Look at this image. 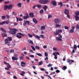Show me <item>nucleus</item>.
Instances as JSON below:
<instances>
[{"label":"nucleus","instance_id":"393cba45","mask_svg":"<svg viewBox=\"0 0 79 79\" xmlns=\"http://www.w3.org/2000/svg\"><path fill=\"white\" fill-rule=\"evenodd\" d=\"M24 74H25V72L23 71H22L20 75L22 76H24Z\"/></svg>","mask_w":79,"mask_h":79},{"label":"nucleus","instance_id":"e2e57ef3","mask_svg":"<svg viewBox=\"0 0 79 79\" xmlns=\"http://www.w3.org/2000/svg\"><path fill=\"white\" fill-rule=\"evenodd\" d=\"M46 76H48V77L50 78V79L49 78H48V79H52V78L50 76L48 75H46Z\"/></svg>","mask_w":79,"mask_h":79},{"label":"nucleus","instance_id":"c9c22d12","mask_svg":"<svg viewBox=\"0 0 79 79\" xmlns=\"http://www.w3.org/2000/svg\"><path fill=\"white\" fill-rule=\"evenodd\" d=\"M59 5H60V6H63V3L61 2H60L58 3Z\"/></svg>","mask_w":79,"mask_h":79},{"label":"nucleus","instance_id":"3c124183","mask_svg":"<svg viewBox=\"0 0 79 79\" xmlns=\"http://www.w3.org/2000/svg\"><path fill=\"white\" fill-rule=\"evenodd\" d=\"M42 62H41V61L40 62H39V63H38V65L39 66H40V65H42Z\"/></svg>","mask_w":79,"mask_h":79},{"label":"nucleus","instance_id":"7c9ffc66","mask_svg":"<svg viewBox=\"0 0 79 79\" xmlns=\"http://www.w3.org/2000/svg\"><path fill=\"white\" fill-rule=\"evenodd\" d=\"M36 55H38V56H42V54L40 53H36Z\"/></svg>","mask_w":79,"mask_h":79},{"label":"nucleus","instance_id":"412c9836","mask_svg":"<svg viewBox=\"0 0 79 79\" xmlns=\"http://www.w3.org/2000/svg\"><path fill=\"white\" fill-rule=\"evenodd\" d=\"M75 18L76 20L77 21H79V16H75Z\"/></svg>","mask_w":79,"mask_h":79},{"label":"nucleus","instance_id":"4468645a","mask_svg":"<svg viewBox=\"0 0 79 79\" xmlns=\"http://www.w3.org/2000/svg\"><path fill=\"white\" fill-rule=\"evenodd\" d=\"M29 15L30 18H33L34 16V13L32 12H31L30 14H29Z\"/></svg>","mask_w":79,"mask_h":79},{"label":"nucleus","instance_id":"a18cd8bd","mask_svg":"<svg viewBox=\"0 0 79 79\" xmlns=\"http://www.w3.org/2000/svg\"><path fill=\"white\" fill-rule=\"evenodd\" d=\"M64 29H67V30H68L69 29V27L65 26H64Z\"/></svg>","mask_w":79,"mask_h":79},{"label":"nucleus","instance_id":"2eb2a0df","mask_svg":"<svg viewBox=\"0 0 79 79\" xmlns=\"http://www.w3.org/2000/svg\"><path fill=\"white\" fill-rule=\"evenodd\" d=\"M56 32H54V34L55 35H57L59 34V32L58 30H56Z\"/></svg>","mask_w":79,"mask_h":79},{"label":"nucleus","instance_id":"9d476101","mask_svg":"<svg viewBox=\"0 0 79 79\" xmlns=\"http://www.w3.org/2000/svg\"><path fill=\"white\" fill-rule=\"evenodd\" d=\"M69 10L67 9H65L64 13L65 15H69Z\"/></svg>","mask_w":79,"mask_h":79},{"label":"nucleus","instance_id":"4be33fe9","mask_svg":"<svg viewBox=\"0 0 79 79\" xmlns=\"http://www.w3.org/2000/svg\"><path fill=\"white\" fill-rule=\"evenodd\" d=\"M8 6L6 5H5L4 7V10H6L7 9H8Z\"/></svg>","mask_w":79,"mask_h":79},{"label":"nucleus","instance_id":"c756f323","mask_svg":"<svg viewBox=\"0 0 79 79\" xmlns=\"http://www.w3.org/2000/svg\"><path fill=\"white\" fill-rule=\"evenodd\" d=\"M16 37H17V38H18L19 39H21V38L22 37V36H21V35L19 36L18 35H17V34Z\"/></svg>","mask_w":79,"mask_h":79},{"label":"nucleus","instance_id":"6e6552de","mask_svg":"<svg viewBox=\"0 0 79 79\" xmlns=\"http://www.w3.org/2000/svg\"><path fill=\"white\" fill-rule=\"evenodd\" d=\"M26 63L24 61H22L21 62V65L22 67H25L26 66Z\"/></svg>","mask_w":79,"mask_h":79},{"label":"nucleus","instance_id":"4d7b16f0","mask_svg":"<svg viewBox=\"0 0 79 79\" xmlns=\"http://www.w3.org/2000/svg\"><path fill=\"white\" fill-rule=\"evenodd\" d=\"M44 55L46 56H48V54L46 52H45L44 53Z\"/></svg>","mask_w":79,"mask_h":79},{"label":"nucleus","instance_id":"2f4dec72","mask_svg":"<svg viewBox=\"0 0 79 79\" xmlns=\"http://www.w3.org/2000/svg\"><path fill=\"white\" fill-rule=\"evenodd\" d=\"M66 69H67L66 66H64L62 68V69H63V70H65Z\"/></svg>","mask_w":79,"mask_h":79},{"label":"nucleus","instance_id":"58836bf2","mask_svg":"<svg viewBox=\"0 0 79 79\" xmlns=\"http://www.w3.org/2000/svg\"><path fill=\"white\" fill-rule=\"evenodd\" d=\"M40 38H41L42 39H44V36L43 35H40Z\"/></svg>","mask_w":79,"mask_h":79},{"label":"nucleus","instance_id":"f704fd0d","mask_svg":"<svg viewBox=\"0 0 79 79\" xmlns=\"http://www.w3.org/2000/svg\"><path fill=\"white\" fill-rule=\"evenodd\" d=\"M1 30L2 31V32H6V31L5 30V29L3 28H1Z\"/></svg>","mask_w":79,"mask_h":79},{"label":"nucleus","instance_id":"49530a36","mask_svg":"<svg viewBox=\"0 0 79 79\" xmlns=\"http://www.w3.org/2000/svg\"><path fill=\"white\" fill-rule=\"evenodd\" d=\"M16 45V43L15 42H13L12 45V47H15V46Z\"/></svg>","mask_w":79,"mask_h":79},{"label":"nucleus","instance_id":"bf43d9fd","mask_svg":"<svg viewBox=\"0 0 79 79\" xmlns=\"http://www.w3.org/2000/svg\"><path fill=\"white\" fill-rule=\"evenodd\" d=\"M67 15V18H69V19H70V18H71V17H70V15H69V14Z\"/></svg>","mask_w":79,"mask_h":79},{"label":"nucleus","instance_id":"864d4df0","mask_svg":"<svg viewBox=\"0 0 79 79\" xmlns=\"http://www.w3.org/2000/svg\"><path fill=\"white\" fill-rule=\"evenodd\" d=\"M56 53L55 52H54L53 53V55H54L55 56H57V54H56Z\"/></svg>","mask_w":79,"mask_h":79},{"label":"nucleus","instance_id":"ddd939ff","mask_svg":"<svg viewBox=\"0 0 79 79\" xmlns=\"http://www.w3.org/2000/svg\"><path fill=\"white\" fill-rule=\"evenodd\" d=\"M43 9L44 10V11L46 12V10H47V8H48V6H47L46 5H44L43 7Z\"/></svg>","mask_w":79,"mask_h":79},{"label":"nucleus","instance_id":"c85d7f7f","mask_svg":"<svg viewBox=\"0 0 79 79\" xmlns=\"http://www.w3.org/2000/svg\"><path fill=\"white\" fill-rule=\"evenodd\" d=\"M61 26V25H59V24H56L55 25V26H56V27H60V26Z\"/></svg>","mask_w":79,"mask_h":79},{"label":"nucleus","instance_id":"8fccbe9b","mask_svg":"<svg viewBox=\"0 0 79 79\" xmlns=\"http://www.w3.org/2000/svg\"><path fill=\"white\" fill-rule=\"evenodd\" d=\"M40 13H44V10L43 9L41 10L40 11Z\"/></svg>","mask_w":79,"mask_h":79},{"label":"nucleus","instance_id":"f8f14e48","mask_svg":"<svg viewBox=\"0 0 79 79\" xmlns=\"http://www.w3.org/2000/svg\"><path fill=\"white\" fill-rule=\"evenodd\" d=\"M3 37H7V34L6 33V32L2 33L1 34Z\"/></svg>","mask_w":79,"mask_h":79},{"label":"nucleus","instance_id":"39448f33","mask_svg":"<svg viewBox=\"0 0 79 79\" xmlns=\"http://www.w3.org/2000/svg\"><path fill=\"white\" fill-rule=\"evenodd\" d=\"M5 44H7L8 46L10 45V42L8 41V40L7 38H6L5 40Z\"/></svg>","mask_w":79,"mask_h":79},{"label":"nucleus","instance_id":"f03ea898","mask_svg":"<svg viewBox=\"0 0 79 79\" xmlns=\"http://www.w3.org/2000/svg\"><path fill=\"white\" fill-rule=\"evenodd\" d=\"M39 2L40 4L45 5L49 2V1L48 0H39Z\"/></svg>","mask_w":79,"mask_h":79},{"label":"nucleus","instance_id":"37998d69","mask_svg":"<svg viewBox=\"0 0 79 79\" xmlns=\"http://www.w3.org/2000/svg\"><path fill=\"white\" fill-rule=\"evenodd\" d=\"M19 35L20 36L21 35H23L24 36V35L22 34L21 33H18V34H17V35Z\"/></svg>","mask_w":79,"mask_h":79},{"label":"nucleus","instance_id":"f257e3e1","mask_svg":"<svg viewBox=\"0 0 79 79\" xmlns=\"http://www.w3.org/2000/svg\"><path fill=\"white\" fill-rule=\"evenodd\" d=\"M9 29L10 31H9V33L12 34V35H15L16 34V32L17 31V30L15 28H11L10 27H9Z\"/></svg>","mask_w":79,"mask_h":79},{"label":"nucleus","instance_id":"a211bd4d","mask_svg":"<svg viewBox=\"0 0 79 79\" xmlns=\"http://www.w3.org/2000/svg\"><path fill=\"white\" fill-rule=\"evenodd\" d=\"M33 21L35 23V24H37V21L36 19L35 18H33Z\"/></svg>","mask_w":79,"mask_h":79},{"label":"nucleus","instance_id":"774afa93","mask_svg":"<svg viewBox=\"0 0 79 79\" xmlns=\"http://www.w3.org/2000/svg\"><path fill=\"white\" fill-rule=\"evenodd\" d=\"M43 48H47V46H46V45H44L43 46Z\"/></svg>","mask_w":79,"mask_h":79},{"label":"nucleus","instance_id":"bb28decb","mask_svg":"<svg viewBox=\"0 0 79 79\" xmlns=\"http://www.w3.org/2000/svg\"><path fill=\"white\" fill-rule=\"evenodd\" d=\"M36 7H37L38 8H40L42 7V6H41V5H36Z\"/></svg>","mask_w":79,"mask_h":79},{"label":"nucleus","instance_id":"f3484780","mask_svg":"<svg viewBox=\"0 0 79 79\" xmlns=\"http://www.w3.org/2000/svg\"><path fill=\"white\" fill-rule=\"evenodd\" d=\"M8 6V10H11L12 8H13V6L11 5H10L9 6Z\"/></svg>","mask_w":79,"mask_h":79},{"label":"nucleus","instance_id":"6ab92c4d","mask_svg":"<svg viewBox=\"0 0 79 79\" xmlns=\"http://www.w3.org/2000/svg\"><path fill=\"white\" fill-rule=\"evenodd\" d=\"M56 39L58 41H61L62 40V39L60 38L59 37H57L56 38Z\"/></svg>","mask_w":79,"mask_h":79},{"label":"nucleus","instance_id":"473e14b6","mask_svg":"<svg viewBox=\"0 0 79 79\" xmlns=\"http://www.w3.org/2000/svg\"><path fill=\"white\" fill-rule=\"evenodd\" d=\"M35 48H36V49H37V50H39V49H40V47L37 46H36L35 47Z\"/></svg>","mask_w":79,"mask_h":79},{"label":"nucleus","instance_id":"ea45409f","mask_svg":"<svg viewBox=\"0 0 79 79\" xmlns=\"http://www.w3.org/2000/svg\"><path fill=\"white\" fill-rule=\"evenodd\" d=\"M7 67L8 68H9V69H10V68L11 66L9 65L10 64H9V63H8L7 64Z\"/></svg>","mask_w":79,"mask_h":79},{"label":"nucleus","instance_id":"09e8293b","mask_svg":"<svg viewBox=\"0 0 79 79\" xmlns=\"http://www.w3.org/2000/svg\"><path fill=\"white\" fill-rule=\"evenodd\" d=\"M45 28V26H42L41 27V29H44Z\"/></svg>","mask_w":79,"mask_h":79},{"label":"nucleus","instance_id":"6e6d98bb","mask_svg":"<svg viewBox=\"0 0 79 79\" xmlns=\"http://www.w3.org/2000/svg\"><path fill=\"white\" fill-rule=\"evenodd\" d=\"M29 56L31 58H34V55H30Z\"/></svg>","mask_w":79,"mask_h":79},{"label":"nucleus","instance_id":"72a5a7b5","mask_svg":"<svg viewBox=\"0 0 79 79\" xmlns=\"http://www.w3.org/2000/svg\"><path fill=\"white\" fill-rule=\"evenodd\" d=\"M14 52H15V50L14 49L11 50L10 51V53H14Z\"/></svg>","mask_w":79,"mask_h":79},{"label":"nucleus","instance_id":"423d86ee","mask_svg":"<svg viewBox=\"0 0 79 79\" xmlns=\"http://www.w3.org/2000/svg\"><path fill=\"white\" fill-rule=\"evenodd\" d=\"M27 24L28 26H29L30 25V23H29V21L27 20L25 22H24V23H23V25L24 26H26Z\"/></svg>","mask_w":79,"mask_h":79},{"label":"nucleus","instance_id":"7ed1b4c3","mask_svg":"<svg viewBox=\"0 0 79 79\" xmlns=\"http://www.w3.org/2000/svg\"><path fill=\"white\" fill-rule=\"evenodd\" d=\"M54 22L55 24H60V20L58 18H56L54 19Z\"/></svg>","mask_w":79,"mask_h":79},{"label":"nucleus","instance_id":"b1692460","mask_svg":"<svg viewBox=\"0 0 79 79\" xmlns=\"http://www.w3.org/2000/svg\"><path fill=\"white\" fill-rule=\"evenodd\" d=\"M22 4L21 3H19L17 4V6L19 8H21L22 6Z\"/></svg>","mask_w":79,"mask_h":79},{"label":"nucleus","instance_id":"0eeeda50","mask_svg":"<svg viewBox=\"0 0 79 79\" xmlns=\"http://www.w3.org/2000/svg\"><path fill=\"white\" fill-rule=\"evenodd\" d=\"M72 29L70 30L69 31V33H72L74 32V29H75V27L73 26L72 27Z\"/></svg>","mask_w":79,"mask_h":79},{"label":"nucleus","instance_id":"603ef678","mask_svg":"<svg viewBox=\"0 0 79 79\" xmlns=\"http://www.w3.org/2000/svg\"><path fill=\"white\" fill-rule=\"evenodd\" d=\"M52 17V15H48V18H50Z\"/></svg>","mask_w":79,"mask_h":79},{"label":"nucleus","instance_id":"a878e982","mask_svg":"<svg viewBox=\"0 0 79 79\" xmlns=\"http://www.w3.org/2000/svg\"><path fill=\"white\" fill-rule=\"evenodd\" d=\"M76 29H79V25L77 24L75 27Z\"/></svg>","mask_w":79,"mask_h":79},{"label":"nucleus","instance_id":"5fc2aeb1","mask_svg":"<svg viewBox=\"0 0 79 79\" xmlns=\"http://www.w3.org/2000/svg\"><path fill=\"white\" fill-rule=\"evenodd\" d=\"M5 18H6V17L5 16H3L2 17V19H5Z\"/></svg>","mask_w":79,"mask_h":79},{"label":"nucleus","instance_id":"1a4fd4ad","mask_svg":"<svg viewBox=\"0 0 79 79\" xmlns=\"http://www.w3.org/2000/svg\"><path fill=\"white\" fill-rule=\"evenodd\" d=\"M68 63H69V64L71 65L73 63H74V61L73 60H67Z\"/></svg>","mask_w":79,"mask_h":79},{"label":"nucleus","instance_id":"052dcab7","mask_svg":"<svg viewBox=\"0 0 79 79\" xmlns=\"http://www.w3.org/2000/svg\"><path fill=\"white\" fill-rule=\"evenodd\" d=\"M5 23H6L7 24H9V21H5Z\"/></svg>","mask_w":79,"mask_h":79},{"label":"nucleus","instance_id":"dca6fc26","mask_svg":"<svg viewBox=\"0 0 79 79\" xmlns=\"http://www.w3.org/2000/svg\"><path fill=\"white\" fill-rule=\"evenodd\" d=\"M28 42H29L30 44H31V45H34L33 42L32 40H27Z\"/></svg>","mask_w":79,"mask_h":79},{"label":"nucleus","instance_id":"a19ab883","mask_svg":"<svg viewBox=\"0 0 79 79\" xmlns=\"http://www.w3.org/2000/svg\"><path fill=\"white\" fill-rule=\"evenodd\" d=\"M31 48L34 51H35V48L33 46H31Z\"/></svg>","mask_w":79,"mask_h":79},{"label":"nucleus","instance_id":"c03bdc74","mask_svg":"<svg viewBox=\"0 0 79 79\" xmlns=\"http://www.w3.org/2000/svg\"><path fill=\"white\" fill-rule=\"evenodd\" d=\"M28 35L29 37H31V38H32V35H31L30 34H28Z\"/></svg>","mask_w":79,"mask_h":79},{"label":"nucleus","instance_id":"cd10ccee","mask_svg":"<svg viewBox=\"0 0 79 79\" xmlns=\"http://www.w3.org/2000/svg\"><path fill=\"white\" fill-rule=\"evenodd\" d=\"M35 38H36V39H37L38 40H40V37L38 35L35 36Z\"/></svg>","mask_w":79,"mask_h":79},{"label":"nucleus","instance_id":"338daca9","mask_svg":"<svg viewBox=\"0 0 79 79\" xmlns=\"http://www.w3.org/2000/svg\"><path fill=\"white\" fill-rule=\"evenodd\" d=\"M23 56H21L20 58V60H23Z\"/></svg>","mask_w":79,"mask_h":79},{"label":"nucleus","instance_id":"69168bd1","mask_svg":"<svg viewBox=\"0 0 79 79\" xmlns=\"http://www.w3.org/2000/svg\"><path fill=\"white\" fill-rule=\"evenodd\" d=\"M53 50L54 51L56 50H57V48H56L54 47L53 48Z\"/></svg>","mask_w":79,"mask_h":79},{"label":"nucleus","instance_id":"680f3d73","mask_svg":"<svg viewBox=\"0 0 79 79\" xmlns=\"http://www.w3.org/2000/svg\"><path fill=\"white\" fill-rule=\"evenodd\" d=\"M56 73H60V71L58 70H56Z\"/></svg>","mask_w":79,"mask_h":79},{"label":"nucleus","instance_id":"0e129e2a","mask_svg":"<svg viewBox=\"0 0 79 79\" xmlns=\"http://www.w3.org/2000/svg\"><path fill=\"white\" fill-rule=\"evenodd\" d=\"M23 20V19H21V18H19V20L20 21H22Z\"/></svg>","mask_w":79,"mask_h":79},{"label":"nucleus","instance_id":"13d9d810","mask_svg":"<svg viewBox=\"0 0 79 79\" xmlns=\"http://www.w3.org/2000/svg\"><path fill=\"white\" fill-rule=\"evenodd\" d=\"M48 60V57H46L45 59H44V60L45 61H47V60Z\"/></svg>","mask_w":79,"mask_h":79},{"label":"nucleus","instance_id":"5701e85b","mask_svg":"<svg viewBox=\"0 0 79 79\" xmlns=\"http://www.w3.org/2000/svg\"><path fill=\"white\" fill-rule=\"evenodd\" d=\"M7 39L9 41H12V37H7Z\"/></svg>","mask_w":79,"mask_h":79},{"label":"nucleus","instance_id":"20e7f679","mask_svg":"<svg viewBox=\"0 0 79 79\" xmlns=\"http://www.w3.org/2000/svg\"><path fill=\"white\" fill-rule=\"evenodd\" d=\"M18 55L15 54L14 56H12V60H18Z\"/></svg>","mask_w":79,"mask_h":79},{"label":"nucleus","instance_id":"9b49d317","mask_svg":"<svg viewBox=\"0 0 79 79\" xmlns=\"http://www.w3.org/2000/svg\"><path fill=\"white\" fill-rule=\"evenodd\" d=\"M51 3L53 6H56V2L55 1H52L51 2Z\"/></svg>","mask_w":79,"mask_h":79},{"label":"nucleus","instance_id":"4c0bfd02","mask_svg":"<svg viewBox=\"0 0 79 79\" xmlns=\"http://www.w3.org/2000/svg\"><path fill=\"white\" fill-rule=\"evenodd\" d=\"M23 19H27V18H29V17H27V16H23Z\"/></svg>","mask_w":79,"mask_h":79},{"label":"nucleus","instance_id":"de8ad7c7","mask_svg":"<svg viewBox=\"0 0 79 79\" xmlns=\"http://www.w3.org/2000/svg\"><path fill=\"white\" fill-rule=\"evenodd\" d=\"M58 31L59 33L62 32L63 31L61 29L58 30Z\"/></svg>","mask_w":79,"mask_h":79},{"label":"nucleus","instance_id":"e433bc0d","mask_svg":"<svg viewBox=\"0 0 79 79\" xmlns=\"http://www.w3.org/2000/svg\"><path fill=\"white\" fill-rule=\"evenodd\" d=\"M76 48H77V46L76 45L74 44L73 46V49H75V50H76Z\"/></svg>","mask_w":79,"mask_h":79},{"label":"nucleus","instance_id":"aec40b11","mask_svg":"<svg viewBox=\"0 0 79 79\" xmlns=\"http://www.w3.org/2000/svg\"><path fill=\"white\" fill-rule=\"evenodd\" d=\"M75 16H79V11H77L75 13Z\"/></svg>","mask_w":79,"mask_h":79},{"label":"nucleus","instance_id":"79ce46f5","mask_svg":"<svg viewBox=\"0 0 79 79\" xmlns=\"http://www.w3.org/2000/svg\"><path fill=\"white\" fill-rule=\"evenodd\" d=\"M5 24V21H4L2 22L1 23V25H3V24Z\"/></svg>","mask_w":79,"mask_h":79}]
</instances>
